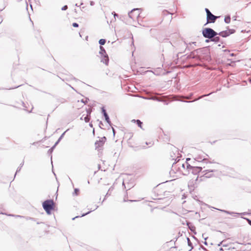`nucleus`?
<instances>
[{"label": "nucleus", "instance_id": "b1692460", "mask_svg": "<svg viewBox=\"0 0 251 251\" xmlns=\"http://www.w3.org/2000/svg\"><path fill=\"white\" fill-rule=\"evenodd\" d=\"M187 240L188 246L191 247L192 248H193V247H192V244L191 242L190 239L189 238H187Z\"/></svg>", "mask_w": 251, "mask_h": 251}, {"label": "nucleus", "instance_id": "a18cd8bd", "mask_svg": "<svg viewBox=\"0 0 251 251\" xmlns=\"http://www.w3.org/2000/svg\"><path fill=\"white\" fill-rule=\"evenodd\" d=\"M221 244H222V243H221H221H220V244H218V246H221Z\"/></svg>", "mask_w": 251, "mask_h": 251}, {"label": "nucleus", "instance_id": "de8ad7c7", "mask_svg": "<svg viewBox=\"0 0 251 251\" xmlns=\"http://www.w3.org/2000/svg\"><path fill=\"white\" fill-rule=\"evenodd\" d=\"M226 170H231V169H229V168H226Z\"/></svg>", "mask_w": 251, "mask_h": 251}, {"label": "nucleus", "instance_id": "f704fd0d", "mask_svg": "<svg viewBox=\"0 0 251 251\" xmlns=\"http://www.w3.org/2000/svg\"><path fill=\"white\" fill-rule=\"evenodd\" d=\"M53 150H52V149H49V150L48 151V153H51V152H52Z\"/></svg>", "mask_w": 251, "mask_h": 251}, {"label": "nucleus", "instance_id": "58836bf2", "mask_svg": "<svg viewBox=\"0 0 251 251\" xmlns=\"http://www.w3.org/2000/svg\"><path fill=\"white\" fill-rule=\"evenodd\" d=\"M146 144L147 145H148L150 144V146H151V145H152V144L151 142H150L149 144L148 143V142H146Z\"/></svg>", "mask_w": 251, "mask_h": 251}, {"label": "nucleus", "instance_id": "9b49d317", "mask_svg": "<svg viewBox=\"0 0 251 251\" xmlns=\"http://www.w3.org/2000/svg\"><path fill=\"white\" fill-rule=\"evenodd\" d=\"M218 210H220L222 212H223L225 213H226L227 214H229V215H233V216H235V215H239L240 214V213H235V212H230V211H226V210H221V209H217Z\"/></svg>", "mask_w": 251, "mask_h": 251}, {"label": "nucleus", "instance_id": "c9c22d12", "mask_svg": "<svg viewBox=\"0 0 251 251\" xmlns=\"http://www.w3.org/2000/svg\"><path fill=\"white\" fill-rule=\"evenodd\" d=\"M90 4L91 6H93L94 5V2L93 1H91L90 2Z\"/></svg>", "mask_w": 251, "mask_h": 251}, {"label": "nucleus", "instance_id": "f257e3e1", "mask_svg": "<svg viewBox=\"0 0 251 251\" xmlns=\"http://www.w3.org/2000/svg\"><path fill=\"white\" fill-rule=\"evenodd\" d=\"M191 165L189 164L187 162L183 163L182 161H180L179 160H178L176 163L173 164L172 168L173 169H175L177 167L179 171L181 173L184 175H187L188 173L189 167Z\"/></svg>", "mask_w": 251, "mask_h": 251}, {"label": "nucleus", "instance_id": "7ed1b4c3", "mask_svg": "<svg viewBox=\"0 0 251 251\" xmlns=\"http://www.w3.org/2000/svg\"><path fill=\"white\" fill-rule=\"evenodd\" d=\"M54 202L52 200H46L43 203V207L46 212L50 214V211L53 209Z\"/></svg>", "mask_w": 251, "mask_h": 251}, {"label": "nucleus", "instance_id": "864d4df0", "mask_svg": "<svg viewBox=\"0 0 251 251\" xmlns=\"http://www.w3.org/2000/svg\"><path fill=\"white\" fill-rule=\"evenodd\" d=\"M90 126H92V124H90Z\"/></svg>", "mask_w": 251, "mask_h": 251}, {"label": "nucleus", "instance_id": "7c9ffc66", "mask_svg": "<svg viewBox=\"0 0 251 251\" xmlns=\"http://www.w3.org/2000/svg\"><path fill=\"white\" fill-rule=\"evenodd\" d=\"M112 14H113V15H114V18H115V19L116 20V17H118V15L117 14L115 13V12H113L112 13Z\"/></svg>", "mask_w": 251, "mask_h": 251}, {"label": "nucleus", "instance_id": "a19ab883", "mask_svg": "<svg viewBox=\"0 0 251 251\" xmlns=\"http://www.w3.org/2000/svg\"><path fill=\"white\" fill-rule=\"evenodd\" d=\"M56 146H55V144L54 145V146L53 147H52L50 149H52V150H53V149H54V148Z\"/></svg>", "mask_w": 251, "mask_h": 251}, {"label": "nucleus", "instance_id": "79ce46f5", "mask_svg": "<svg viewBox=\"0 0 251 251\" xmlns=\"http://www.w3.org/2000/svg\"><path fill=\"white\" fill-rule=\"evenodd\" d=\"M204 244L205 245H207V243L205 241L204 242Z\"/></svg>", "mask_w": 251, "mask_h": 251}, {"label": "nucleus", "instance_id": "6e6552de", "mask_svg": "<svg viewBox=\"0 0 251 251\" xmlns=\"http://www.w3.org/2000/svg\"><path fill=\"white\" fill-rule=\"evenodd\" d=\"M102 112L103 114V116H104V118H105V119L106 121V122L110 125V126H111V123L110 122V119L109 118V116L108 115V114H107L106 112V110H105V109L102 107Z\"/></svg>", "mask_w": 251, "mask_h": 251}, {"label": "nucleus", "instance_id": "f8f14e48", "mask_svg": "<svg viewBox=\"0 0 251 251\" xmlns=\"http://www.w3.org/2000/svg\"><path fill=\"white\" fill-rule=\"evenodd\" d=\"M126 178H125V177H124V178H123V185L125 187V188H126ZM131 187H132V184H128V183H127V188L128 189H130V188H131Z\"/></svg>", "mask_w": 251, "mask_h": 251}, {"label": "nucleus", "instance_id": "8fccbe9b", "mask_svg": "<svg viewBox=\"0 0 251 251\" xmlns=\"http://www.w3.org/2000/svg\"><path fill=\"white\" fill-rule=\"evenodd\" d=\"M82 102L85 103V102H84V100H82Z\"/></svg>", "mask_w": 251, "mask_h": 251}, {"label": "nucleus", "instance_id": "f3484780", "mask_svg": "<svg viewBox=\"0 0 251 251\" xmlns=\"http://www.w3.org/2000/svg\"><path fill=\"white\" fill-rule=\"evenodd\" d=\"M211 94H212V93H209V94H207V95H202V96H201L198 99H196V100H193V101H186L185 102H190L195 101L197 100H198L201 99V98H203V97H206V96H209V95H211Z\"/></svg>", "mask_w": 251, "mask_h": 251}, {"label": "nucleus", "instance_id": "aec40b11", "mask_svg": "<svg viewBox=\"0 0 251 251\" xmlns=\"http://www.w3.org/2000/svg\"><path fill=\"white\" fill-rule=\"evenodd\" d=\"M106 40L104 39H101L99 40V43L100 45H103L105 43Z\"/></svg>", "mask_w": 251, "mask_h": 251}, {"label": "nucleus", "instance_id": "c03bdc74", "mask_svg": "<svg viewBox=\"0 0 251 251\" xmlns=\"http://www.w3.org/2000/svg\"><path fill=\"white\" fill-rule=\"evenodd\" d=\"M206 42H209V40L208 39L206 40Z\"/></svg>", "mask_w": 251, "mask_h": 251}, {"label": "nucleus", "instance_id": "20e7f679", "mask_svg": "<svg viewBox=\"0 0 251 251\" xmlns=\"http://www.w3.org/2000/svg\"><path fill=\"white\" fill-rule=\"evenodd\" d=\"M100 49L99 53L101 57V62L107 65L109 62V58L104 48L101 46H100Z\"/></svg>", "mask_w": 251, "mask_h": 251}, {"label": "nucleus", "instance_id": "412c9836", "mask_svg": "<svg viewBox=\"0 0 251 251\" xmlns=\"http://www.w3.org/2000/svg\"><path fill=\"white\" fill-rule=\"evenodd\" d=\"M149 99L154 100H157V101H161V100H160V98L156 97H152L149 98Z\"/></svg>", "mask_w": 251, "mask_h": 251}, {"label": "nucleus", "instance_id": "4c0bfd02", "mask_svg": "<svg viewBox=\"0 0 251 251\" xmlns=\"http://www.w3.org/2000/svg\"><path fill=\"white\" fill-rule=\"evenodd\" d=\"M112 130H113V135H115V129L113 127H112Z\"/></svg>", "mask_w": 251, "mask_h": 251}, {"label": "nucleus", "instance_id": "3c124183", "mask_svg": "<svg viewBox=\"0 0 251 251\" xmlns=\"http://www.w3.org/2000/svg\"><path fill=\"white\" fill-rule=\"evenodd\" d=\"M81 9H83L84 7H80Z\"/></svg>", "mask_w": 251, "mask_h": 251}, {"label": "nucleus", "instance_id": "423d86ee", "mask_svg": "<svg viewBox=\"0 0 251 251\" xmlns=\"http://www.w3.org/2000/svg\"><path fill=\"white\" fill-rule=\"evenodd\" d=\"M202 170V168L200 167H194L191 166L189 167V169L188 170V174L190 173L194 175H197L198 173H200Z\"/></svg>", "mask_w": 251, "mask_h": 251}, {"label": "nucleus", "instance_id": "1a4fd4ad", "mask_svg": "<svg viewBox=\"0 0 251 251\" xmlns=\"http://www.w3.org/2000/svg\"><path fill=\"white\" fill-rule=\"evenodd\" d=\"M105 139H106L105 137H103V138H102L100 140L97 141L95 142L96 147V148H99V147H101L103 145V142H104L103 140H105Z\"/></svg>", "mask_w": 251, "mask_h": 251}, {"label": "nucleus", "instance_id": "5701e85b", "mask_svg": "<svg viewBox=\"0 0 251 251\" xmlns=\"http://www.w3.org/2000/svg\"><path fill=\"white\" fill-rule=\"evenodd\" d=\"M79 192V189L77 188L75 189L74 192L73 193V195L74 196H77L78 195V193Z\"/></svg>", "mask_w": 251, "mask_h": 251}, {"label": "nucleus", "instance_id": "a211bd4d", "mask_svg": "<svg viewBox=\"0 0 251 251\" xmlns=\"http://www.w3.org/2000/svg\"><path fill=\"white\" fill-rule=\"evenodd\" d=\"M225 22L226 24H229L230 22V17L229 16H226L225 18Z\"/></svg>", "mask_w": 251, "mask_h": 251}, {"label": "nucleus", "instance_id": "ddd939ff", "mask_svg": "<svg viewBox=\"0 0 251 251\" xmlns=\"http://www.w3.org/2000/svg\"><path fill=\"white\" fill-rule=\"evenodd\" d=\"M90 114V113L88 111H87V116L84 117V118H83V116H82L81 117L80 119L81 120L84 119V120L85 121V122L86 123L88 122L89 121V120H90V118H89Z\"/></svg>", "mask_w": 251, "mask_h": 251}, {"label": "nucleus", "instance_id": "37998d69", "mask_svg": "<svg viewBox=\"0 0 251 251\" xmlns=\"http://www.w3.org/2000/svg\"><path fill=\"white\" fill-rule=\"evenodd\" d=\"M78 216H76V217H75V218H73V220H75V218H78Z\"/></svg>", "mask_w": 251, "mask_h": 251}, {"label": "nucleus", "instance_id": "9d476101", "mask_svg": "<svg viewBox=\"0 0 251 251\" xmlns=\"http://www.w3.org/2000/svg\"><path fill=\"white\" fill-rule=\"evenodd\" d=\"M218 35L223 37H226L227 36H228V35H229V33L228 31H221L220 32H219V33H218Z\"/></svg>", "mask_w": 251, "mask_h": 251}, {"label": "nucleus", "instance_id": "72a5a7b5", "mask_svg": "<svg viewBox=\"0 0 251 251\" xmlns=\"http://www.w3.org/2000/svg\"><path fill=\"white\" fill-rule=\"evenodd\" d=\"M246 219L248 221L249 224L251 226V220H250L249 219Z\"/></svg>", "mask_w": 251, "mask_h": 251}, {"label": "nucleus", "instance_id": "c85d7f7f", "mask_svg": "<svg viewBox=\"0 0 251 251\" xmlns=\"http://www.w3.org/2000/svg\"><path fill=\"white\" fill-rule=\"evenodd\" d=\"M73 26L75 27H77L78 26V24L76 23H74L73 24Z\"/></svg>", "mask_w": 251, "mask_h": 251}, {"label": "nucleus", "instance_id": "09e8293b", "mask_svg": "<svg viewBox=\"0 0 251 251\" xmlns=\"http://www.w3.org/2000/svg\"><path fill=\"white\" fill-rule=\"evenodd\" d=\"M75 5L76 6H79L77 5V4H75Z\"/></svg>", "mask_w": 251, "mask_h": 251}, {"label": "nucleus", "instance_id": "603ef678", "mask_svg": "<svg viewBox=\"0 0 251 251\" xmlns=\"http://www.w3.org/2000/svg\"><path fill=\"white\" fill-rule=\"evenodd\" d=\"M129 201H134L130 200Z\"/></svg>", "mask_w": 251, "mask_h": 251}, {"label": "nucleus", "instance_id": "c756f323", "mask_svg": "<svg viewBox=\"0 0 251 251\" xmlns=\"http://www.w3.org/2000/svg\"><path fill=\"white\" fill-rule=\"evenodd\" d=\"M205 11H206V12L207 16V15H208V14H209V13H211L210 12V11H209L207 8H205Z\"/></svg>", "mask_w": 251, "mask_h": 251}, {"label": "nucleus", "instance_id": "0eeeda50", "mask_svg": "<svg viewBox=\"0 0 251 251\" xmlns=\"http://www.w3.org/2000/svg\"><path fill=\"white\" fill-rule=\"evenodd\" d=\"M217 18V16L213 15L212 13H209L207 16V23H213L215 22Z\"/></svg>", "mask_w": 251, "mask_h": 251}, {"label": "nucleus", "instance_id": "f03ea898", "mask_svg": "<svg viewBox=\"0 0 251 251\" xmlns=\"http://www.w3.org/2000/svg\"><path fill=\"white\" fill-rule=\"evenodd\" d=\"M202 33L204 37L210 39L218 35V33L211 28H205Z\"/></svg>", "mask_w": 251, "mask_h": 251}, {"label": "nucleus", "instance_id": "49530a36", "mask_svg": "<svg viewBox=\"0 0 251 251\" xmlns=\"http://www.w3.org/2000/svg\"><path fill=\"white\" fill-rule=\"evenodd\" d=\"M30 7H31V9L32 10V6L31 4H30Z\"/></svg>", "mask_w": 251, "mask_h": 251}, {"label": "nucleus", "instance_id": "dca6fc26", "mask_svg": "<svg viewBox=\"0 0 251 251\" xmlns=\"http://www.w3.org/2000/svg\"><path fill=\"white\" fill-rule=\"evenodd\" d=\"M211 40L212 41L215 42H219L220 41V37L218 36H215L214 37L211 39Z\"/></svg>", "mask_w": 251, "mask_h": 251}, {"label": "nucleus", "instance_id": "e433bc0d", "mask_svg": "<svg viewBox=\"0 0 251 251\" xmlns=\"http://www.w3.org/2000/svg\"><path fill=\"white\" fill-rule=\"evenodd\" d=\"M192 95L193 94H191L190 96L185 97V98L187 99H190L191 98V96H192Z\"/></svg>", "mask_w": 251, "mask_h": 251}, {"label": "nucleus", "instance_id": "bb28decb", "mask_svg": "<svg viewBox=\"0 0 251 251\" xmlns=\"http://www.w3.org/2000/svg\"><path fill=\"white\" fill-rule=\"evenodd\" d=\"M113 190V188H110L109 189V190H108V192L107 193V194H106V195H105V197H107L108 196L110 195V193H109V192H110L111 190Z\"/></svg>", "mask_w": 251, "mask_h": 251}, {"label": "nucleus", "instance_id": "2f4dec72", "mask_svg": "<svg viewBox=\"0 0 251 251\" xmlns=\"http://www.w3.org/2000/svg\"><path fill=\"white\" fill-rule=\"evenodd\" d=\"M25 219H26V220H32V221H35V220H34L33 218H30V217H25Z\"/></svg>", "mask_w": 251, "mask_h": 251}, {"label": "nucleus", "instance_id": "6ab92c4d", "mask_svg": "<svg viewBox=\"0 0 251 251\" xmlns=\"http://www.w3.org/2000/svg\"><path fill=\"white\" fill-rule=\"evenodd\" d=\"M24 161H23L20 165V166L18 168L17 170V171H16V174H17V172L20 171L21 168H22V167L24 165Z\"/></svg>", "mask_w": 251, "mask_h": 251}, {"label": "nucleus", "instance_id": "39448f33", "mask_svg": "<svg viewBox=\"0 0 251 251\" xmlns=\"http://www.w3.org/2000/svg\"><path fill=\"white\" fill-rule=\"evenodd\" d=\"M141 9L134 8L128 13V16L132 20L137 19L141 13Z\"/></svg>", "mask_w": 251, "mask_h": 251}, {"label": "nucleus", "instance_id": "a878e982", "mask_svg": "<svg viewBox=\"0 0 251 251\" xmlns=\"http://www.w3.org/2000/svg\"><path fill=\"white\" fill-rule=\"evenodd\" d=\"M189 223H187V225H188V227H189V228L190 229V230H191V231H193H193H194V228H195V227H194V226H189Z\"/></svg>", "mask_w": 251, "mask_h": 251}, {"label": "nucleus", "instance_id": "473e14b6", "mask_svg": "<svg viewBox=\"0 0 251 251\" xmlns=\"http://www.w3.org/2000/svg\"><path fill=\"white\" fill-rule=\"evenodd\" d=\"M193 182L192 181H189L188 183V186L191 187L192 186Z\"/></svg>", "mask_w": 251, "mask_h": 251}, {"label": "nucleus", "instance_id": "cd10ccee", "mask_svg": "<svg viewBox=\"0 0 251 251\" xmlns=\"http://www.w3.org/2000/svg\"><path fill=\"white\" fill-rule=\"evenodd\" d=\"M67 8H68L67 5H65L62 7L61 10H66L67 9Z\"/></svg>", "mask_w": 251, "mask_h": 251}, {"label": "nucleus", "instance_id": "2eb2a0df", "mask_svg": "<svg viewBox=\"0 0 251 251\" xmlns=\"http://www.w3.org/2000/svg\"><path fill=\"white\" fill-rule=\"evenodd\" d=\"M68 130V129H67L66 131H65L64 132H63L61 135L60 136V137L59 138V139H58V140L56 142V143H55V146H56L59 143V142L61 141V140L63 138V137H64L65 133Z\"/></svg>", "mask_w": 251, "mask_h": 251}, {"label": "nucleus", "instance_id": "4468645a", "mask_svg": "<svg viewBox=\"0 0 251 251\" xmlns=\"http://www.w3.org/2000/svg\"><path fill=\"white\" fill-rule=\"evenodd\" d=\"M98 208V205H95V206H94V208L92 210V208H88V209H90V210L89 211H88V212L86 213H84V214H83L81 217H83L87 214H88L89 213H90L91 212H92V211H94L96 209H97V208Z\"/></svg>", "mask_w": 251, "mask_h": 251}, {"label": "nucleus", "instance_id": "5fc2aeb1", "mask_svg": "<svg viewBox=\"0 0 251 251\" xmlns=\"http://www.w3.org/2000/svg\"><path fill=\"white\" fill-rule=\"evenodd\" d=\"M197 179H198V176L197 177L196 180H197Z\"/></svg>", "mask_w": 251, "mask_h": 251}, {"label": "nucleus", "instance_id": "4be33fe9", "mask_svg": "<svg viewBox=\"0 0 251 251\" xmlns=\"http://www.w3.org/2000/svg\"><path fill=\"white\" fill-rule=\"evenodd\" d=\"M133 121H134L135 122V120H133ZM136 122H137V124L138 125V126L140 127H141V125L142 124V122H141L139 120H137L136 121Z\"/></svg>", "mask_w": 251, "mask_h": 251}, {"label": "nucleus", "instance_id": "ea45409f", "mask_svg": "<svg viewBox=\"0 0 251 251\" xmlns=\"http://www.w3.org/2000/svg\"><path fill=\"white\" fill-rule=\"evenodd\" d=\"M202 237L204 238V240H206L207 239V238H208L207 237H204V234H202Z\"/></svg>", "mask_w": 251, "mask_h": 251}, {"label": "nucleus", "instance_id": "393cba45", "mask_svg": "<svg viewBox=\"0 0 251 251\" xmlns=\"http://www.w3.org/2000/svg\"><path fill=\"white\" fill-rule=\"evenodd\" d=\"M8 216H13V217H20V218H25L24 216H22L14 215H12V214H9V215H8Z\"/></svg>", "mask_w": 251, "mask_h": 251}]
</instances>
